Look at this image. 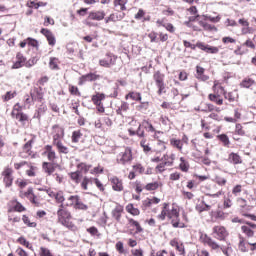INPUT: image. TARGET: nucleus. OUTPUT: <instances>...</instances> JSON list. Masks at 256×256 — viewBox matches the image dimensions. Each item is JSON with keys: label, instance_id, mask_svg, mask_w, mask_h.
<instances>
[{"label": "nucleus", "instance_id": "f257e3e1", "mask_svg": "<svg viewBox=\"0 0 256 256\" xmlns=\"http://www.w3.org/2000/svg\"><path fill=\"white\" fill-rule=\"evenodd\" d=\"M160 221H165L166 217L170 220V223L174 229H185V223H187V214H182V220L179 214V206L168 203L163 204L161 213L157 216Z\"/></svg>", "mask_w": 256, "mask_h": 256}, {"label": "nucleus", "instance_id": "f03ea898", "mask_svg": "<svg viewBox=\"0 0 256 256\" xmlns=\"http://www.w3.org/2000/svg\"><path fill=\"white\" fill-rule=\"evenodd\" d=\"M58 223L69 229L70 231H77V225H75L71 219L73 216L71 212L65 207V205H59L58 210L56 212Z\"/></svg>", "mask_w": 256, "mask_h": 256}, {"label": "nucleus", "instance_id": "7ed1b4c3", "mask_svg": "<svg viewBox=\"0 0 256 256\" xmlns=\"http://www.w3.org/2000/svg\"><path fill=\"white\" fill-rule=\"evenodd\" d=\"M117 163L120 165H127L133 161V151L129 147L122 148L121 152L118 154Z\"/></svg>", "mask_w": 256, "mask_h": 256}, {"label": "nucleus", "instance_id": "20e7f679", "mask_svg": "<svg viewBox=\"0 0 256 256\" xmlns=\"http://www.w3.org/2000/svg\"><path fill=\"white\" fill-rule=\"evenodd\" d=\"M153 79L158 88V95L167 93V90L165 89V74L161 73V71H156L153 75Z\"/></svg>", "mask_w": 256, "mask_h": 256}, {"label": "nucleus", "instance_id": "39448f33", "mask_svg": "<svg viewBox=\"0 0 256 256\" xmlns=\"http://www.w3.org/2000/svg\"><path fill=\"white\" fill-rule=\"evenodd\" d=\"M200 239L202 243H204V245H208V247H210V249H212L213 251L221 250V246L211 237L207 236V234L201 235Z\"/></svg>", "mask_w": 256, "mask_h": 256}, {"label": "nucleus", "instance_id": "423d86ee", "mask_svg": "<svg viewBox=\"0 0 256 256\" xmlns=\"http://www.w3.org/2000/svg\"><path fill=\"white\" fill-rule=\"evenodd\" d=\"M241 231L248 238L254 237L256 231V224L253 222H245V225L241 226Z\"/></svg>", "mask_w": 256, "mask_h": 256}, {"label": "nucleus", "instance_id": "0eeeda50", "mask_svg": "<svg viewBox=\"0 0 256 256\" xmlns=\"http://www.w3.org/2000/svg\"><path fill=\"white\" fill-rule=\"evenodd\" d=\"M52 129H53V145H54L55 143L61 142L63 137H65V129H63V127L59 125H54Z\"/></svg>", "mask_w": 256, "mask_h": 256}, {"label": "nucleus", "instance_id": "6e6552de", "mask_svg": "<svg viewBox=\"0 0 256 256\" xmlns=\"http://www.w3.org/2000/svg\"><path fill=\"white\" fill-rule=\"evenodd\" d=\"M116 61H117V56H115L111 53H108V54H106L104 59L99 60V65L101 67L109 68V67H113V65H115Z\"/></svg>", "mask_w": 256, "mask_h": 256}, {"label": "nucleus", "instance_id": "1a4fd4ad", "mask_svg": "<svg viewBox=\"0 0 256 256\" xmlns=\"http://www.w3.org/2000/svg\"><path fill=\"white\" fill-rule=\"evenodd\" d=\"M213 234L215 235L218 241H225V238L229 235L227 229L223 226H214L213 227Z\"/></svg>", "mask_w": 256, "mask_h": 256}, {"label": "nucleus", "instance_id": "9d476101", "mask_svg": "<svg viewBox=\"0 0 256 256\" xmlns=\"http://www.w3.org/2000/svg\"><path fill=\"white\" fill-rule=\"evenodd\" d=\"M2 176L4 177L3 181L6 187H11L13 185V169L6 167L2 172Z\"/></svg>", "mask_w": 256, "mask_h": 256}, {"label": "nucleus", "instance_id": "9b49d317", "mask_svg": "<svg viewBox=\"0 0 256 256\" xmlns=\"http://www.w3.org/2000/svg\"><path fill=\"white\" fill-rule=\"evenodd\" d=\"M40 33H42V35L46 37L50 47H55V44L57 43V39L55 38V35L53 34V32H51L49 29L42 28Z\"/></svg>", "mask_w": 256, "mask_h": 256}, {"label": "nucleus", "instance_id": "f8f14e48", "mask_svg": "<svg viewBox=\"0 0 256 256\" xmlns=\"http://www.w3.org/2000/svg\"><path fill=\"white\" fill-rule=\"evenodd\" d=\"M43 155H45L48 159V161H50V163H55L56 159H57V153L55 152V150H53V146L51 145H46L45 146V151L43 152Z\"/></svg>", "mask_w": 256, "mask_h": 256}, {"label": "nucleus", "instance_id": "ddd939ff", "mask_svg": "<svg viewBox=\"0 0 256 256\" xmlns=\"http://www.w3.org/2000/svg\"><path fill=\"white\" fill-rule=\"evenodd\" d=\"M21 199H29L34 205H37V196L33 193V188H28L26 192L21 191L20 192Z\"/></svg>", "mask_w": 256, "mask_h": 256}, {"label": "nucleus", "instance_id": "4468645a", "mask_svg": "<svg viewBox=\"0 0 256 256\" xmlns=\"http://www.w3.org/2000/svg\"><path fill=\"white\" fill-rule=\"evenodd\" d=\"M198 49H201V51H205V53H211V54H217L219 53V48L215 46H209L203 42H197Z\"/></svg>", "mask_w": 256, "mask_h": 256}, {"label": "nucleus", "instance_id": "2eb2a0df", "mask_svg": "<svg viewBox=\"0 0 256 256\" xmlns=\"http://www.w3.org/2000/svg\"><path fill=\"white\" fill-rule=\"evenodd\" d=\"M26 61L27 58H25V56H23L21 52H18L16 55V61L14 62L12 69H21V67H24Z\"/></svg>", "mask_w": 256, "mask_h": 256}, {"label": "nucleus", "instance_id": "dca6fc26", "mask_svg": "<svg viewBox=\"0 0 256 256\" xmlns=\"http://www.w3.org/2000/svg\"><path fill=\"white\" fill-rule=\"evenodd\" d=\"M88 19H91V21H103L105 19V11H92L89 13Z\"/></svg>", "mask_w": 256, "mask_h": 256}, {"label": "nucleus", "instance_id": "f3484780", "mask_svg": "<svg viewBox=\"0 0 256 256\" xmlns=\"http://www.w3.org/2000/svg\"><path fill=\"white\" fill-rule=\"evenodd\" d=\"M32 101H43V89L41 88H34L30 92Z\"/></svg>", "mask_w": 256, "mask_h": 256}, {"label": "nucleus", "instance_id": "a211bd4d", "mask_svg": "<svg viewBox=\"0 0 256 256\" xmlns=\"http://www.w3.org/2000/svg\"><path fill=\"white\" fill-rule=\"evenodd\" d=\"M42 170L47 175H53V173H55V164H54V162H43L42 163Z\"/></svg>", "mask_w": 256, "mask_h": 256}, {"label": "nucleus", "instance_id": "6ab92c4d", "mask_svg": "<svg viewBox=\"0 0 256 256\" xmlns=\"http://www.w3.org/2000/svg\"><path fill=\"white\" fill-rule=\"evenodd\" d=\"M124 18H125V13H123V12L114 13V14H111L108 18L105 19V23H111V21L113 23H117V21H121Z\"/></svg>", "mask_w": 256, "mask_h": 256}, {"label": "nucleus", "instance_id": "aec40b11", "mask_svg": "<svg viewBox=\"0 0 256 256\" xmlns=\"http://www.w3.org/2000/svg\"><path fill=\"white\" fill-rule=\"evenodd\" d=\"M97 79H99V75L95 73H89L80 77L79 85H83V83H85L86 81H97Z\"/></svg>", "mask_w": 256, "mask_h": 256}, {"label": "nucleus", "instance_id": "412c9836", "mask_svg": "<svg viewBox=\"0 0 256 256\" xmlns=\"http://www.w3.org/2000/svg\"><path fill=\"white\" fill-rule=\"evenodd\" d=\"M111 184H112V189L114 191H123V181L119 180L117 177H112L110 179Z\"/></svg>", "mask_w": 256, "mask_h": 256}, {"label": "nucleus", "instance_id": "4be33fe9", "mask_svg": "<svg viewBox=\"0 0 256 256\" xmlns=\"http://www.w3.org/2000/svg\"><path fill=\"white\" fill-rule=\"evenodd\" d=\"M228 161L233 165H241V163H243V159L235 152L229 154Z\"/></svg>", "mask_w": 256, "mask_h": 256}, {"label": "nucleus", "instance_id": "5701e85b", "mask_svg": "<svg viewBox=\"0 0 256 256\" xmlns=\"http://www.w3.org/2000/svg\"><path fill=\"white\" fill-rule=\"evenodd\" d=\"M249 243L245 241L242 236L239 237L238 249L241 253H247L249 251Z\"/></svg>", "mask_w": 256, "mask_h": 256}, {"label": "nucleus", "instance_id": "b1692460", "mask_svg": "<svg viewBox=\"0 0 256 256\" xmlns=\"http://www.w3.org/2000/svg\"><path fill=\"white\" fill-rule=\"evenodd\" d=\"M196 79H200V81L209 80V76L205 75V68L200 66L196 67Z\"/></svg>", "mask_w": 256, "mask_h": 256}, {"label": "nucleus", "instance_id": "393cba45", "mask_svg": "<svg viewBox=\"0 0 256 256\" xmlns=\"http://www.w3.org/2000/svg\"><path fill=\"white\" fill-rule=\"evenodd\" d=\"M121 215H123V206L118 204L112 210V217L116 219V221H121Z\"/></svg>", "mask_w": 256, "mask_h": 256}, {"label": "nucleus", "instance_id": "a878e982", "mask_svg": "<svg viewBox=\"0 0 256 256\" xmlns=\"http://www.w3.org/2000/svg\"><path fill=\"white\" fill-rule=\"evenodd\" d=\"M129 0H114V7L116 11H127V5Z\"/></svg>", "mask_w": 256, "mask_h": 256}, {"label": "nucleus", "instance_id": "bb28decb", "mask_svg": "<svg viewBox=\"0 0 256 256\" xmlns=\"http://www.w3.org/2000/svg\"><path fill=\"white\" fill-rule=\"evenodd\" d=\"M79 199V195H72L69 196L66 200V203H64V206L67 207H73L75 208V205L77 204V201Z\"/></svg>", "mask_w": 256, "mask_h": 256}, {"label": "nucleus", "instance_id": "cd10ccee", "mask_svg": "<svg viewBox=\"0 0 256 256\" xmlns=\"http://www.w3.org/2000/svg\"><path fill=\"white\" fill-rule=\"evenodd\" d=\"M128 224L130 225V227H135L136 228V231H135L136 235L139 234V233H143V227H141V224H139L133 218H128Z\"/></svg>", "mask_w": 256, "mask_h": 256}, {"label": "nucleus", "instance_id": "c85d7f7f", "mask_svg": "<svg viewBox=\"0 0 256 256\" xmlns=\"http://www.w3.org/2000/svg\"><path fill=\"white\" fill-rule=\"evenodd\" d=\"M142 127H143V124H138L137 130L130 128L128 131L130 135H138V137H145V130Z\"/></svg>", "mask_w": 256, "mask_h": 256}, {"label": "nucleus", "instance_id": "c756f323", "mask_svg": "<svg viewBox=\"0 0 256 256\" xmlns=\"http://www.w3.org/2000/svg\"><path fill=\"white\" fill-rule=\"evenodd\" d=\"M195 209L198 211V213H203V211H211V205H208L205 203V201H201L200 203L196 204Z\"/></svg>", "mask_w": 256, "mask_h": 256}, {"label": "nucleus", "instance_id": "7c9ffc66", "mask_svg": "<svg viewBox=\"0 0 256 256\" xmlns=\"http://www.w3.org/2000/svg\"><path fill=\"white\" fill-rule=\"evenodd\" d=\"M105 99V94L103 93H96L95 95L92 96V102L94 105H101L103 104L102 101Z\"/></svg>", "mask_w": 256, "mask_h": 256}, {"label": "nucleus", "instance_id": "2f4dec72", "mask_svg": "<svg viewBox=\"0 0 256 256\" xmlns=\"http://www.w3.org/2000/svg\"><path fill=\"white\" fill-rule=\"evenodd\" d=\"M170 245L171 247H175V249L179 251L181 255L185 253V247L183 246V244H179V242L176 239L171 240Z\"/></svg>", "mask_w": 256, "mask_h": 256}, {"label": "nucleus", "instance_id": "473e14b6", "mask_svg": "<svg viewBox=\"0 0 256 256\" xmlns=\"http://www.w3.org/2000/svg\"><path fill=\"white\" fill-rule=\"evenodd\" d=\"M49 68L52 69V71H59V58L51 57L49 60Z\"/></svg>", "mask_w": 256, "mask_h": 256}, {"label": "nucleus", "instance_id": "72a5a7b5", "mask_svg": "<svg viewBox=\"0 0 256 256\" xmlns=\"http://www.w3.org/2000/svg\"><path fill=\"white\" fill-rule=\"evenodd\" d=\"M125 99L128 100V99H132V101H139L141 102V93L139 92H129L126 96H125Z\"/></svg>", "mask_w": 256, "mask_h": 256}, {"label": "nucleus", "instance_id": "f704fd0d", "mask_svg": "<svg viewBox=\"0 0 256 256\" xmlns=\"http://www.w3.org/2000/svg\"><path fill=\"white\" fill-rule=\"evenodd\" d=\"M54 199L58 205H65V193L63 191H57Z\"/></svg>", "mask_w": 256, "mask_h": 256}, {"label": "nucleus", "instance_id": "c9c22d12", "mask_svg": "<svg viewBox=\"0 0 256 256\" xmlns=\"http://www.w3.org/2000/svg\"><path fill=\"white\" fill-rule=\"evenodd\" d=\"M53 145L58 149L60 153H63L64 155H67L69 153V148L67 146L63 145V142H56Z\"/></svg>", "mask_w": 256, "mask_h": 256}, {"label": "nucleus", "instance_id": "e433bc0d", "mask_svg": "<svg viewBox=\"0 0 256 256\" xmlns=\"http://www.w3.org/2000/svg\"><path fill=\"white\" fill-rule=\"evenodd\" d=\"M170 145L178 149V151H183V142L179 139H176V138L170 139Z\"/></svg>", "mask_w": 256, "mask_h": 256}, {"label": "nucleus", "instance_id": "4c0bfd02", "mask_svg": "<svg viewBox=\"0 0 256 256\" xmlns=\"http://www.w3.org/2000/svg\"><path fill=\"white\" fill-rule=\"evenodd\" d=\"M180 170L183 171V173H187L189 171V162L184 158H180V164H179Z\"/></svg>", "mask_w": 256, "mask_h": 256}, {"label": "nucleus", "instance_id": "58836bf2", "mask_svg": "<svg viewBox=\"0 0 256 256\" xmlns=\"http://www.w3.org/2000/svg\"><path fill=\"white\" fill-rule=\"evenodd\" d=\"M172 165L173 162H162L156 166V172L163 173L166 170L165 167H171Z\"/></svg>", "mask_w": 256, "mask_h": 256}, {"label": "nucleus", "instance_id": "ea45409f", "mask_svg": "<svg viewBox=\"0 0 256 256\" xmlns=\"http://www.w3.org/2000/svg\"><path fill=\"white\" fill-rule=\"evenodd\" d=\"M129 111V103L122 102L121 105L116 110L117 115H123V113H127Z\"/></svg>", "mask_w": 256, "mask_h": 256}, {"label": "nucleus", "instance_id": "a19ab883", "mask_svg": "<svg viewBox=\"0 0 256 256\" xmlns=\"http://www.w3.org/2000/svg\"><path fill=\"white\" fill-rule=\"evenodd\" d=\"M23 113V106L21 104L16 103L12 109V117H16L17 115H21Z\"/></svg>", "mask_w": 256, "mask_h": 256}, {"label": "nucleus", "instance_id": "79ce46f5", "mask_svg": "<svg viewBox=\"0 0 256 256\" xmlns=\"http://www.w3.org/2000/svg\"><path fill=\"white\" fill-rule=\"evenodd\" d=\"M13 119H17L19 123H21L22 125H25V123L29 121V116H27V114L22 112V114H18L17 116H14Z\"/></svg>", "mask_w": 256, "mask_h": 256}, {"label": "nucleus", "instance_id": "37998d69", "mask_svg": "<svg viewBox=\"0 0 256 256\" xmlns=\"http://www.w3.org/2000/svg\"><path fill=\"white\" fill-rule=\"evenodd\" d=\"M199 25H201V27H203V29H205V31H217V28L203 20L199 21Z\"/></svg>", "mask_w": 256, "mask_h": 256}, {"label": "nucleus", "instance_id": "c03bdc74", "mask_svg": "<svg viewBox=\"0 0 256 256\" xmlns=\"http://www.w3.org/2000/svg\"><path fill=\"white\" fill-rule=\"evenodd\" d=\"M126 211L128 213H130V215H134V216L140 215V213H141V211H139L137 208H135V206H133V204H128L126 206Z\"/></svg>", "mask_w": 256, "mask_h": 256}, {"label": "nucleus", "instance_id": "a18cd8bd", "mask_svg": "<svg viewBox=\"0 0 256 256\" xmlns=\"http://www.w3.org/2000/svg\"><path fill=\"white\" fill-rule=\"evenodd\" d=\"M253 85H255V80L251 78H245L241 82V87H244L245 89H249V87H253Z\"/></svg>", "mask_w": 256, "mask_h": 256}, {"label": "nucleus", "instance_id": "49530a36", "mask_svg": "<svg viewBox=\"0 0 256 256\" xmlns=\"http://www.w3.org/2000/svg\"><path fill=\"white\" fill-rule=\"evenodd\" d=\"M208 97L210 101H213L214 103H216V105H223V98H221L219 95L209 94Z\"/></svg>", "mask_w": 256, "mask_h": 256}, {"label": "nucleus", "instance_id": "de8ad7c7", "mask_svg": "<svg viewBox=\"0 0 256 256\" xmlns=\"http://www.w3.org/2000/svg\"><path fill=\"white\" fill-rule=\"evenodd\" d=\"M83 137V134L81 133V130H76L72 133V143H79V140Z\"/></svg>", "mask_w": 256, "mask_h": 256}, {"label": "nucleus", "instance_id": "09e8293b", "mask_svg": "<svg viewBox=\"0 0 256 256\" xmlns=\"http://www.w3.org/2000/svg\"><path fill=\"white\" fill-rule=\"evenodd\" d=\"M74 209H80L81 211H87V209H89V207L84 204L83 202H81V198L78 196V200L74 206Z\"/></svg>", "mask_w": 256, "mask_h": 256}, {"label": "nucleus", "instance_id": "8fccbe9b", "mask_svg": "<svg viewBox=\"0 0 256 256\" xmlns=\"http://www.w3.org/2000/svg\"><path fill=\"white\" fill-rule=\"evenodd\" d=\"M218 139L223 143L224 147H229L231 145V141H229V136L226 134L218 135Z\"/></svg>", "mask_w": 256, "mask_h": 256}, {"label": "nucleus", "instance_id": "3c124183", "mask_svg": "<svg viewBox=\"0 0 256 256\" xmlns=\"http://www.w3.org/2000/svg\"><path fill=\"white\" fill-rule=\"evenodd\" d=\"M91 183H93V178L84 177L81 182L82 189H84V191H87V189H88L87 185H89Z\"/></svg>", "mask_w": 256, "mask_h": 256}, {"label": "nucleus", "instance_id": "603ef678", "mask_svg": "<svg viewBox=\"0 0 256 256\" xmlns=\"http://www.w3.org/2000/svg\"><path fill=\"white\" fill-rule=\"evenodd\" d=\"M203 17H204V21H210L211 23H219V21H221L220 15H218L216 17L204 15Z\"/></svg>", "mask_w": 256, "mask_h": 256}, {"label": "nucleus", "instance_id": "864d4df0", "mask_svg": "<svg viewBox=\"0 0 256 256\" xmlns=\"http://www.w3.org/2000/svg\"><path fill=\"white\" fill-rule=\"evenodd\" d=\"M142 127L146 129L147 131H150L151 133H155V127H153L152 123H149V121L144 120L142 122Z\"/></svg>", "mask_w": 256, "mask_h": 256}, {"label": "nucleus", "instance_id": "5fc2aeb1", "mask_svg": "<svg viewBox=\"0 0 256 256\" xmlns=\"http://www.w3.org/2000/svg\"><path fill=\"white\" fill-rule=\"evenodd\" d=\"M214 183H217V185H220L221 187L227 185V179L221 177V176H216L213 179Z\"/></svg>", "mask_w": 256, "mask_h": 256}, {"label": "nucleus", "instance_id": "6e6d98bb", "mask_svg": "<svg viewBox=\"0 0 256 256\" xmlns=\"http://www.w3.org/2000/svg\"><path fill=\"white\" fill-rule=\"evenodd\" d=\"M146 191H156V189H159V183L158 182H152L148 183L145 186Z\"/></svg>", "mask_w": 256, "mask_h": 256}, {"label": "nucleus", "instance_id": "4d7b16f0", "mask_svg": "<svg viewBox=\"0 0 256 256\" xmlns=\"http://www.w3.org/2000/svg\"><path fill=\"white\" fill-rule=\"evenodd\" d=\"M70 177H71L72 181H75L76 183H80L81 172H79V171L72 172V173H70Z\"/></svg>", "mask_w": 256, "mask_h": 256}, {"label": "nucleus", "instance_id": "13d9d810", "mask_svg": "<svg viewBox=\"0 0 256 256\" xmlns=\"http://www.w3.org/2000/svg\"><path fill=\"white\" fill-rule=\"evenodd\" d=\"M22 221L25 225H27L28 227H37V223L35 222H31V220H29V217L23 215L22 217Z\"/></svg>", "mask_w": 256, "mask_h": 256}, {"label": "nucleus", "instance_id": "bf43d9fd", "mask_svg": "<svg viewBox=\"0 0 256 256\" xmlns=\"http://www.w3.org/2000/svg\"><path fill=\"white\" fill-rule=\"evenodd\" d=\"M69 91L71 95H76V97H81V92H79V88H77L76 86L70 85Z\"/></svg>", "mask_w": 256, "mask_h": 256}, {"label": "nucleus", "instance_id": "052dcab7", "mask_svg": "<svg viewBox=\"0 0 256 256\" xmlns=\"http://www.w3.org/2000/svg\"><path fill=\"white\" fill-rule=\"evenodd\" d=\"M18 243H20V245H24V247H27V249H31V243H29V241H27V239H25V237H20L18 238Z\"/></svg>", "mask_w": 256, "mask_h": 256}, {"label": "nucleus", "instance_id": "680f3d73", "mask_svg": "<svg viewBox=\"0 0 256 256\" xmlns=\"http://www.w3.org/2000/svg\"><path fill=\"white\" fill-rule=\"evenodd\" d=\"M140 145L145 153H149V151H151V148L149 147V143H147V140L142 139Z\"/></svg>", "mask_w": 256, "mask_h": 256}, {"label": "nucleus", "instance_id": "e2e57ef3", "mask_svg": "<svg viewBox=\"0 0 256 256\" xmlns=\"http://www.w3.org/2000/svg\"><path fill=\"white\" fill-rule=\"evenodd\" d=\"M16 93L8 91L4 96H2L3 101H11L15 97Z\"/></svg>", "mask_w": 256, "mask_h": 256}, {"label": "nucleus", "instance_id": "0e129e2a", "mask_svg": "<svg viewBox=\"0 0 256 256\" xmlns=\"http://www.w3.org/2000/svg\"><path fill=\"white\" fill-rule=\"evenodd\" d=\"M78 169H80L81 171L87 173L89 172V169H91V165H87L86 163H80L77 165Z\"/></svg>", "mask_w": 256, "mask_h": 256}, {"label": "nucleus", "instance_id": "69168bd1", "mask_svg": "<svg viewBox=\"0 0 256 256\" xmlns=\"http://www.w3.org/2000/svg\"><path fill=\"white\" fill-rule=\"evenodd\" d=\"M133 169H134L135 173H139L140 175L145 173V168L141 164L134 165Z\"/></svg>", "mask_w": 256, "mask_h": 256}, {"label": "nucleus", "instance_id": "338daca9", "mask_svg": "<svg viewBox=\"0 0 256 256\" xmlns=\"http://www.w3.org/2000/svg\"><path fill=\"white\" fill-rule=\"evenodd\" d=\"M40 256H53V254H51V251H49V249H47L45 247H41L40 248Z\"/></svg>", "mask_w": 256, "mask_h": 256}, {"label": "nucleus", "instance_id": "774afa93", "mask_svg": "<svg viewBox=\"0 0 256 256\" xmlns=\"http://www.w3.org/2000/svg\"><path fill=\"white\" fill-rule=\"evenodd\" d=\"M131 254L133 256H143V249H132Z\"/></svg>", "mask_w": 256, "mask_h": 256}]
</instances>
